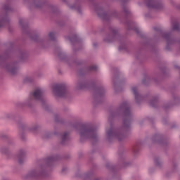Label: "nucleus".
I'll return each instance as SVG.
<instances>
[{"mask_svg": "<svg viewBox=\"0 0 180 180\" xmlns=\"http://www.w3.org/2000/svg\"><path fill=\"white\" fill-rule=\"evenodd\" d=\"M131 91L135 95V98L137 99V98H139V94H137V87H132Z\"/></svg>", "mask_w": 180, "mask_h": 180, "instance_id": "7", "label": "nucleus"}, {"mask_svg": "<svg viewBox=\"0 0 180 180\" xmlns=\"http://www.w3.org/2000/svg\"><path fill=\"white\" fill-rule=\"evenodd\" d=\"M53 91L56 96L64 97L65 96V94H67V87L64 84H56L53 87Z\"/></svg>", "mask_w": 180, "mask_h": 180, "instance_id": "1", "label": "nucleus"}, {"mask_svg": "<svg viewBox=\"0 0 180 180\" xmlns=\"http://www.w3.org/2000/svg\"><path fill=\"white\" fill-rule=\"evenodd\" d=\"M173 30H179V24L175 22L173 24Z\"/></svg>", "mask_w": 180, "mask_h": 180, "instance_id": "9", "label": "nucleus"}, {"mask_svg": "<svg viewBox=\"0 0 180 180\" xmlns=\"http://www.w3.org/2000/svg\"><path fill=\"white\" fill-rule=\"evenodd\" d=\"M120 50H122V47H120Z\"/></svg>", "mask_w": 180, "mask_h": 180, "instance_id": "16", "label": "nucleus"}, {"mask_svg": "<svg viewBox=\"0 0 180 180\" xmlns=\"http://www.w3.org/2000/svg\"><path fill=\"white\" fill-rule=\"evenodd\" d=\"M80 136L81 137H89L91 136V139H95L96 137V131L89 127H83L80 132Z\"/></svg>", "mask_w": 180, "mask_h": 180, "instance_id": "2", "label": "nucleus"}, {"mask_svg": "<svg viewBox=\"0 0 180 180\" xmlns=\"http://www.w3.org/2000/svg\"><path fill=\"white\" fill-rule=\"evenodd\" d=\"M55 36H56V34H54V32H50L49 34V37L51 40H54Z\"/></svg>", "mask_w": 180, "mask_h": 180, "instance_id": "10", "label": "nucleus"}, {"mask_svg": "<svg viewBox=\"0 0 180 180\" xmlns=\"http://www.w3.org/2000/svg\"><path fill=\"white\" fill-rule=\"evenodd\" d=\"M4 23H5V20L0 19V27H2V26H4Z\"/></svg>", "mask_w": 180, "mask_h": 180, "instance_id": "12", "label": "nucleus"}, {"mask_svg": "<svg viewBox=\"0 0 180 180\" xmlns=\"http://www.w3.org/2000/svg\"><path fill=\"white\" fill-rule=\"evenodd\" d=\"M15 71H16V68H12L9 70V72H11V74H15Z\"/></svg>", "mask_w": 180, "mask_h": 180, "instance_id": "13", "label": "nucleus"}, {"mask_svg": "<svg viewBox=\"0 0 180 180\" xmlns=\"http://www.w3.org/2000/svg\"><path fill=\"white\" fill-rule=\"evenodd\" d=\"M30 81H32V80H31L30 78H29V77H27V78L25 79V82H30Z\"/></svg>", "mask_w": 180, "mask_h": 180, "instance_id": "14", "label": "nucleus"}, {"mask_svg": "<svg viewBox=\"0 0 180 180\" xmlns=\"http://www.w3.org/2000/svg\"><path fill=\"white\" fill-rule=\"evenodd\" d=\"M67 139H68V133L65 132L62 136V140H63V141H65V140H67Z\"/></svg>", "mask_w": 180, "mask_h": 180, "instance_id": "8", "label": "nucleus"}, {"mask_svg": "<svg viewBox=\"0 0 180 180\" xmlns=\"http://www.w3.org/2000/svg\"><path fill=\"white\" fill-rule=\"evenodd\" d=\"M121 108L124 110L126 116H129V115H130V108L127 103H124Z\"/></svg>", "mask_w": 180, "mask_h": 180, "instance_id": "6", "label": "nucleus"}, {"mask_svg": "<svg viewBox=\"0 0 180 180\" xmlns=\"http://www.w3.org/2000/svg\"><path fill=\"white\" fill-rule=\"evenodd\" d=\"M90 71H96L98 70V67L96 65H91L89 67Z\"/></svg>", "mask_w": 180, "mask_h": 180, "instance_id": "11", "label": "nucleus"}, {"mask_svg": "<svg viewBox=\"0 0 180 180\" xmlns=\"http://www.w3.org/2000/svg\"><path fill=\"white\" fill-rule=\"evenodd\" d=\"M19 162L20 164H22V160H20V159H19Z\"/></svg>", "mask_w": 180, "mask_h": 180, "instance_id": "15", "label": "nucleus"}, {"mask_svg": "<svg viewBox=\"0 0 180 180\" xmlns=\"http://www.w3.org/2000/svg\"><path fill=\"white\" fill-rule=\"evenodd\" d=\"M146 5L148 8H153V9H161L162 4L156 0H147Z\"/></svg>", "mask_w": 180, "mask_h": 180, "instance_id": "4", "label": "nucleus"}, {"mask_svg": "<svg viewBox=\"0 0 180 180\" xmlns=\"http://www.w3.org/2000/svg\"><path fill=\"white\" fill-rule=\"evenodd\" d=\"M106 134L108 137H113L117 139L119 141H122L124 139V135L120 132H116L113 128H110L109 130L106 129Z\"/></svg>", "mask_w": 180, "mask_h": 180, "instance_id": "3", "label": "nucleus"}, {"mask_svg": "<svg viewBox=\"0 0 180 180\" xmlns=\"http://www.w3.org/2000/svg\"><path fill=\"white\" fill-rule=\"evenodd\" d=\"M32 96L36 101H41V99H43V91H41V89H36L32 94Z\"/></svg>", "mask_w": 180, "mask_h": 180, "instance_id": "5", "label": "nucleus"}]
</instances>
